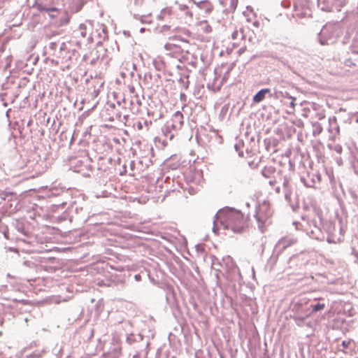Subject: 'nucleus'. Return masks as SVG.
Instances as JSON below:
<instances>
[{
  "instance_id": "nucleus-1",
  "label": "nucleus",
  "mask_w": 358,
  "mask_h": 358,
  "mask_svg": "<svg viewBox=\"0 0 358 358\" xmlns=\"http://www.w3.org/2000/svg\"><path fill=\"white\" fill-rule=\"evenodd\" d=\"M217 218L224 229H230L235 233H241L248 227V216L234 209L220 211Z\"/></svg>"
},
{
  "instance_id": "nucleus-2",
  "label": "nucleus",
  "mask_w": 358,
  "mask_h": 358,
  "mask_svg": "<svg viewBox=\"0 0 358 358\" xmlns=\"http://www.w3.org/2000/svg\"><path fill=\"white\" fill-rule=\"evenodd\" d=\"M272 211L270 203L264 201L257 207L255 217L259 222V228H263L266 224L271 223Z\"/></svg>"
},
{
  "instance_id": "nucleus-3",
  "label": "nucleus",
  "mask_w": 358,
  "mask_h": 358,
  "mask_svg": "<svg viewBox=\"0 0 358 358\" xmlns=\"http://www.w3.org/2000/svg\"><path fill=\"white\" fill-rule=\"evenodd\" d=\"M303 304L301 303H296L294 306V310L296 312V315L294 317V320H303L309 316L308 311H303L301 309Z\"/></svg>"
},
{
  "instance_id": "nucleus-4",
  "label": "nucleus",
  "mask_w": 358,
  "mask_h": 358,
  "mask_svg": "<svg viewBox=\"0 0 358 358\" xmlns=\"http://www.w3.org/2000/svg\"><path fill=\"white\" fill-rule=\"evenodd\" d=\"M171 120L173 122L172 127L175 129H180L183 124V115L177 111L173 115Z\"/></svg>"
},
{
  "instance_id": "nucleus-5",
  "label": "nucleus",
  "mask_w": 358,
  "mask_h": 358,
  "mask_svg": "<svg viewBox=\"0 0 358 358\" xmlns=\"http://www.w3.org/2000/svg\"><path fill=\"white\" fill-rule=\"evenodd\" d=\"M269 92L268 89H263L258 92L253 97V101L255 103H259L265 98V94Z\"/></svg>"
},
{
  "instance_id": "nucleus-6",
  "label": "nucleus",
  "mask_w": 358,
  "mask_h": 358,
  "mask_svg": "<svg viewBox=\"0 0 358 358\" xmlns=\"http://www.w3.org/2000/svg\"><path fill=\"white\" fill-rule=\"evenodd\" d=\"M287 98H288V99L290 100V101L289 103L285 101L283 104L290 108L291 110H288L287 113L289 114H292V113H294V111L295 110L296 98H294L293 96H288Z\"/></svg>"
},
{
  "instance_id": "nucleus-7",
  "label": "nucleus",
  "mask_w": 358,
  "mask_h": 358,
  "mask_svg": "<svg viewBox=\"0 0 358 358\" xmlns=\"http://www.w3.org/2000/svg\"><path fill=\"white\" fill-rule=\"evenodd\" d=\"M64 17L59 20L58 22V26H64L69 23L71 20V15H69L68 11H64Z\"/></svg>"
},
{
  "instance_id": "nucleus-8",
  "label": "nucleus",
  "mask_w": 358,
  "mask_h": 358,
  "mask_svg": "<svg viewBox=\"0 0 358 358\" xmlns=\"http://www.w3.org/2000/svg\"><path fill=\"white\" fill-rule=\"evenodd\" d=\"M38 9L41 12H45V13L59 11V9L56 7L47 8V7H45L43 6H38Z\"/></svg>"
},
{
  "instance_id": "nucleus-9",
  "label": "nucleus",
  "mask_w": 358,
  "mask_h": 358,
  "mask_svg": "<svg viewBox=\"0 0 358 358\" xmlns=\"http://www.w3.org/2000/svg\"><path fill=\"white\" fill-rule=\"evenodd\" d=\"M325 306H326L324 303H318L316 305L312 306L313 312L315 313V312L322 310L325 308Z\"/></svg>"
},
{
  "instance_id": "nucleus-10",
  "label": "nucleus",
  "mask_w": 358,
  "mask_h": 358,
  "mask_svg": "<svg viewBox=\"0 0 358 358\" xmlns=\"http://www.w3.org/2000/svg\"><path fill=\"white\" fill-rule=\"evenodd\" d=\"M351 343V340H345L342 342V345L344 348H348Z\"/></svg>"
},
{
  "instance_id": "nucleus-11",
  "label": "nucleus",
  "mask_w": 358,
  "mask_h": 358,
  "mask_svg": "<svg viewBox=\"0 0 358 358\" xmlns=\"http://www.w3.org/2000/svg\"><path fill=\"white\" fill-rule=\"evenodd\" d=\"M259 22H257V21H255V22L253 23V24H254L255 27H258V26H259Z\"/></svg>"
},
{
  "instance_id": "nucleus-12",
  "label": "nucleus",
  "mask_w": 358,
  "mask_h": 358,
  "mask_svg": "<svg viewBox=\"0 0 358 358\" xmlns=\"http://www.w3.org/2000/svg\"><path fill=\"white\" fill-rule=\"evenodd\" d=\"M49 16L50 18H55L56 17L55 15H54L52 14H50Z\"/></svg>"
}]
</instances>
